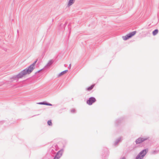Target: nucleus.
<instances>
[{"instance_id": "obj_1", "label": "nucleus", "mask_w": 159, "mask_h": 159, "mask_svg": "<svg viewBox=\"0 0 159 159\" xmlns=\"http://www.w3.org/2000/svg\"><path fill=\"white\" fill-rule=\"evenodd\" d=\"M34 67L33 65H30L27 69H26L22 71L20 74V78L26 75L30 74L34 69Z\"/></svg>"}, {"instance_id": "obj_2", "label": "nucleus", "mask_w": 159, "mask_h": 159, "mask_svg": "<svg viewBox=\"0 0 159 159\" xmlns=\"http://www.w3.org/2000/svg\"><path fill=\"white\" fill-rule=\"evenodd\" d=\"M148 150L146 149L142 151L137 156L136 159H142L146 154Z\"/></svg>"}, {"instance_id": "obj_3", "label": "nucleus", "mask_w": 159, "mask_h": 159, "mask_svg": "<svg viewBox=\"0 0 159 159\" xmlns=\"http://www.w3.org/2000/svg\"><path fill=\"white\" fill-rule=\"evenodd\" d=\"M136 33V31H134L132 33H129L126 36L123 37V39L124 40H126L129 38L131 37L132 36L134 35Z\"/></svg>"}, {"instance_id": "obj_4", "label": "nucleus", "mask_w": 159, "mask_h": 159, "mask_svg": "<svg viewBox=\"0 0 159 159\" xmlns=\"http://www.w3.org/2000/svg\"><path fill=\"white\" fill-rule=\"evenodd\" d=\"M148 139V138H139L136 140V142L137 144H139L142 143L144 141Z\"/></svg>"}, {"instance_id": "obj_5", "label": "nucleus", "mask_w": 159, "mask_h": 159, "mask_svg": "<svg viewBox=\"0 0 159 159\" xmlns=\"http://www.w3.org/2000/svg\"><path fill=\"white\" fill-rule=\"evenodd\" d=\"M95 101L96 99L94 98L91 97L87 100V102L89 105H91L93 103L95 102Z\"/></svg>"}, {"instance_id": "obj_6", "label": "nucleus", "mask_w": 159, "mask_h": 159, "mask_svg": "<svg viewBox=\"0 0 159 159\" xmlns=\"http://www.w3.org/2000/svg\"><path fill=\"white\" fill-rule=\"evenodd\" d=\"M39 104H41V105H48V106H52V105L51 104L47 102H39L38 103Z\"/></svg>"}, {"instance_id": "obj_7", "label": "nucleus", "mask_w": 159, "mask_h": 159, "mask_svg": "<svg viewBox=\"0 0 159 159\" xmlns=\"http://www.w3.org/2000/svg\"><path fill=\"white\" fill-rule=\"evenodd\" d=\"M67 71H68V70H65L62 72H61V73H60V74H59L58 75V77H60V76L63 75L64 74H66Z\"/></svg>"}, {"instance_id": "obj_8", "label": "nucleus", "mask_w": 159, "mask_h": 159, "mask_svg": "<svg viewBox=\"0 0 159 159\" xmlns=\"http://www.w3.org/2000/svg\"><path fill=\"white\" fill-rule=\"evenodd\" d=\"M74 2V0H70L68 3V6H70L72 5Z\"/></svg>"}, {"instance_id": "obj_9", "label": "nucleus", "mask_w": 159, "mask_h": 159, "mask_svg": "<svg viewBox=\"0 0 159 159\" xmlns=\"http://www.w3.org/2000/svg\"><path fill=\"white\" fill-rule=\"evenodd\" d=\"M158 30L157 29H156L153 31L152 34L154 36H155L158 33Z\"/></svg>"}, {"instance_id": "obj_10", "label": "nucleus", "mask_w": 159, "mask_h": 159, "mask_svg": "<svg viewBox=\"0 0 159 159\" xmlns=\"http://www.w3.org/2000/svg\"><path fill=\"white\" fill-rule=\"evenodd\" d=\"M95 86V84H93L90 87H88L87 89V90L88 91H90Z\"/></svg>"}, {"instance_id": "obj_11", "label": "nucleus", "mask_w": 159, "mask_h": 159, "mask_svg": "<svg viewBox=\"0 0 159 159\" xmlns=\"http://www.w3.org/2000/svg\"><path fill=\"white\" fill-rule=\"evenodd\" d=\"M60 153V152H58L57 153L56 156V157H55L54 158V159H58L59 157H60V156H59L58 157H57V156L58 155V154H59Z\"/></svg>"}, {"instance_id": "obj_12", "label": "nucleus", "mask_w": 159, "mask_h": 159, "mask_svg": "<svg viewBox=\"0 0 159 159\" xmlns=\"http://www.w3.org/2000/svg\"><path fill=\"white\" fill-rule=\"evenodd\" d=\"M48 124L49 125H52V123L51 121V120H49L48 122Z\"/></svg>"}, {"instance_id": "obj_13", "label": "nucleus", "mask_w": 159, "mask_h": 159, "mask_svg": "<svg viewBox=\"0 0 159 159\" xmlns=\"http://www.w3.org/2000/svg\"><path fill=\"white\" fill-rule=\"evenodd\" d=\"M37 60L31 65H33L34 67L35 66V64L37 62Z\"/></svg>"}, {"instance_id": "obj_14", "label": "nucleus", "mask_w": 159, "mask_h": 159, "mask_svg": "<svg viewBox=\"0 0 159 159\" xmlns=\"http://www.w3.org/2000/svg\"><path fill=\"white\" fill-rule=\"evenodd\" d=\"M51 64H52V61H51Z\"/></svg>"}, {"instance_id": "obj_15", "label": "nucleus", "mask_w": 159, "mask_h": 159, "mask_svg": "<svg viewBox=\"0 0 159 159\" xmlns=\"http://www.w3.org/2000/svg\"><path fill=\"white\" fill-rule=\"evenodd\" d=\"M143 154H144L143 153L142 155H143ZM142 155H141V156H142Z\"/></svg>"}, {"instance_id": "obj_16", "label": "nucleus", "mask_w": 159, "mask_h": 159, "mask_svg": "<svg viewBox=\"0 0 159 159\" xmlns=\"http://www.w3.org/2000/svg\"><path fill=\"white\" fill-rule=\"evenodd\" d=\"M122 159H125V158H123Z\"/></svg>"}]
</instances>
